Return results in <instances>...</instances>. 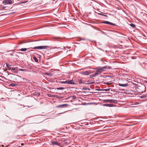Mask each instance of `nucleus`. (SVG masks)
I'll return each instance as SVG.
<instances>
[{"instance_id": "16", "label": "nucleus", "mask_w": 147, "mask_h": 147, "mask_svg": "<svg viewBox=\"0 0 147 147\" xmlns=\"http://www.w3.org/2000/svg\"><path fill=\"white\" fill-rule=\"evenodd\" d=\"M90 72H89L88 71H86L82 72V73L83 75H86L90 74Z\"/></svg>"}, {"instance_id": "23", "label": "nucleus", "mask_w": 147, "mask_h": 147, "mask_svg": "<svg viewBox=\"0 0 147 147\" xmlns=\"http://www.w3.org/2000/svg\"><path fill=\"white\" fill-rule=\"evenodd\" d=\"M96 75H95V73H94V74H92L90 76V78H92L94 77L95 76H96Z\"/></svg>"}, {"instance_id": "37", "label": "nucleus", "mask_w": 147, "mask_h": 147, "mask_svg": "<svg viewBox=\"0 0 147 147\" xmlns=\"http://www.w3.org/2000/svg\"><path fill=\"white\" fill-rule=\"evenodd\" d=\"M62 84H65V81H61L60 82Z\"/></svg>"}, {"instance_id": "13", "label": "nucleus", "mask_w": 147, "mask_h": 147, "mask_svg": "<svg viewBox=\"0 0 147 147\" xmlns=\"http://www.w3.org/2000/svg\"><path fill=\"white\" fill-rule=\"evenodd\" d=\"M78 81L79 82V84H85L86 82H84V81H82L81 79H78Z\"/></svg>"}, {"instance_id": "36", "label": "nucleus", "mask_w": 147, "mask_h": 147, "mask_svg": "<svg viewBox=\"0 0 147 147\" xmlns=\"http://www.w3.org/2000/svg\"><path fill=\"white\" fill-rule=\"evenodd\" d=\"M33 94L34 95H36V96H37V92H34L33 93Z\"/></svg>"}, {"instance_id": "31", "label": "nucleus", "mask_w": 147, "mask_h": 147, "mask_svg": "<svg viewBox=\"0 0 147 147\" xmlns=\"http://www.w3.org/2000/svg\"><path fill=\"white\" fill-rule=\"evenodd\" d=\"M40 91L39 90L38 92V93L37 92V96H39L40 94Z\"/></svg>"}, {"instance_id": "10", "label": "nucleus", "mask_w": 147, "mask_h": 147, "mask_svg": "<svg viewBox=\"0 0 147 147\" xmlns=\"http://www.w3.org/2000/svg\"><path fill=\"white\" fill-rule=\"evenodd\" d=\"M52 145H53V146L57 145V146H59L60 145V144L59 143H58V142H57L54 141H53L52 142Z\"/></svg>"}, {"instance_id": "33", "label": "nucleus", "mask_w": 147, "mask_h": 147, "mask_svg": "<svg viewBox=\"0 0 147 147\" xmlns=\"http://www.w3.org/2000/svg\"><path fill=\"white\" fill-rule=\"evenodd\" d=\"M146 97V96L144 95L142 96L141 97V98H145Z\"/></svg>"}, {"instance_id": "21", "label": "nucleus", "mask_w": 147, "mask_h": 147, "mask_svg": "<svg viewBox=\"0 0 147 147\" xmlns=\"http://www.w3.org/2000/svg\"><path fill=\"white\" fill-rule=\"evenodd\" d=\"M33 59L36 62H38V59L35 56H34L33 57Z\"/></svg>"}, {"instance_id": "17", "label": "nucleus", "mask_w": 147, "mask_h": 147, "mask_svg": "<svg viewBox=\"0 0 147 147\" xmlns=\"http://www.w3.org/2000/svg\"><path fill=\"white\" fill-rule=\"evenodd\" d=\"M94 83V82H91L90 81H86L85 82L86 84H93Z\"/></svg>"}, {"instance_id": "8", "label": "nucleus", "mask_w": 147, "mask_h": 147, "mask_svg": "<svg viewBox=\"0 0 147 147\" xmlns=\"http://www.w3.org/2000/svg\"><path fill=\"white\" fill-rule=\"evenodd\" d=\"M132 91L137 93V86L135 85L131 88Z\"/></svg>"}, {"instance_id": "11", "label": "nucleus", "mask_w": 147, "mask_h": 147, "mask_svg": "<svg viewBox=\"0 0 147 147\" xmlns=\"http://www.w3.org/2000/svg\"><path fill=\"white\" fill-rule=\"evenodd\" d=\"M11 71L12 73L15 74H17L18 72V69L16 68H12L11 69Z\"/></svg>"}, {"instance_id": "27", "label": "nucleus", "mask_w": 147, "mask_h": 147, "mask_svg": "<svg viewBox=\"0 0 147 147\" xmlns=\"http://www.w3.org/2000/svg\"><path fill=\"white\" fill-rule=\"evenodd\" d=\"M71 97L72 99L73 100H75L76 98V97L75 96H71Z\"/></svg>"}, {"instance_id": "29", "label": "nucleus", "mask_w": 147, "mask_h": 147, "mask_svg": "<svg viewBox=\"0 0 147 147\" xmlns=\"http://www.w3.org/2000/svg\"><path fill=\"white\" fill-rule=\"evenodd\" d=\"M83 89H84V90H90V89L89 88H88L86 87L84 88H83Z\"/></svg>"}, {"instance_id": "15", "label": "nucleus", "mask_w": 147, "mask_h": 147, "mask_svg": "<svg viewBox=\"0 0 147 147\" xmlns=\"http://www.w3.org/2000/svg\"><path fill=\"white\" fill-rule=\"evenodd\" d=\"M101 73V71L100 70H99L98 68L97 69V71L95 73V75L96 76H97L98 75H100Z\"/></svg>"}, {"instance_id": "18", "label": "nucleus", "mask_w": 147, "mask_h": 147, "mask_svg": "<svg viewBox=\"0 0 147 147\" xmlns=\"http://www.w3.org/2000/svg\"><path fill=\"white\" fill-rule=\"evenodd\" d=\"M69 84H76V83H74V82L73 80H69Z\"/></svg>"}, {"instance_id": "6", "label": "nucleus", "mask_w": 147, "mask_h": 147, "mask_svg": "<svg viewBox=\"0 0 147 147\" xmlns=\"http://www.w3.org/2000/svg\"><path fill=\"white\" fill-rule=\"evenodd\" d=\"M3 3L4 5H6L8 3L9 4H11L12 2L11 0H5L3 1Z\"/></svg>"}, {"instance_id": "2", "label": "nucleus", "mask_w": 147, "mask_h": 147, "mask_svg": "<svg viewBox=\"0 0 147 147\" xmlns=\"http://www.w3.org/2000/svg\"><path fill=\"white\" fill-rule=\"evenodd\" d=\"M60 141H61V143L63 144H69L70 142V140L69 139L61 138L60 140Z\"/></svg>"}, {"instance_id": "1", "label": "nucleus", "mask_w": 147, "mask_h": 147, "mask_svg": "<svg viewBox=\"0 0 147 147\" xmlns=\"http://www.w3.org/2000/svg\"><path fill=\"white\" fill-rule=\"evenodd\" d=\"M146 86L143 84H140L137 86V93H140L146 92Z\"/></svg>"}, {"instance_id": "20", "label": "nucleus", "mask_w": 147, "mask_h": 147, "mask_svg": "<svg viewBox=\"0 0 147 147\" xmlns=\"http://www.w3.org/2000/svg\"><path fill=\"white\" fill-rule=\"evenodd\" d=\"M129 25L133 28H136V25L133 24L131 23L129 24Z\"/></svg>"}, {"instance_id": "30", "label": "nucleus", "mask_w": 147, "mask_h": 147, "mask_svg": "<svg viewBox=\"0 0 147 147\" xmlns=\"http://www.w3.org/2000/svg\"><path fill=\"white\" fill-rule=\"evenodd\" d=\"M98 14L99 15H101V16H107L106 15H105V14H103L101 13H98Z\"/></svg>"}, {"instance_id": "34", "label": "nucleus", "mask_w": 147, "mask_h": 147, "mask_svg": "<svg viewBox=\"0 0 147 147\" xmlns=\"http://www.w3.org/2000/svg\"><path fill=\"white\" fill-rule=\"evenodd\" d=\"M7 7L3 6L2 7V9H5Z\"/></svg>"}, {"instance_id": "43", "label": "nucleus", "mask_w": 147, "mask_h": 147, "mask_svg": "<svg viewBox=\"0 0 147 147\" xmlns=\"http://www.w3.org/2000/svg\"><path fill=\"white\" fill-rule=\"evenodd\" d=\"M62 113H59V114H62Z\"/></svg>"}, {"instance_id": "22", "label": "nucleus", "mask_w": 147, "mask_h": 147, "mask_svg": "<svg viewBox=\"0 0 147 147\" xmlns=\"http://www.w3.org/2000/svg\"><path fill=\"white\" fill-rule=\"evenodd\" d=\"M6 65L7 67L8 68H9V69H11V65H9L8 63H6Z\"/></svg>"}, {"instance_id": "9", "label": "nucleus", "mask_w": 147, "mask_h": 147, "mask_svg": "<svg viewBox=\"0 0 147 147\" xmlns=\"http://www.w3.org/2000/svg\"><path fill=\"white\" fill-rule=\"evenodd\" d=\"M68 105V104H63V105H58L57 106V107H60V108H63V107H66Z\"/></svg>"}, {"instance_id": "25", "label": "nucleus", "mask_w": 147, "mask_h": 147, "mask_svg": "<svg viewBox=\"0 0 147 147\" xmlns=\"http://www.w3.org/2000/svg\"><path fill=\"white\" fill-rule=\"evenodd\" d=\"M59 38L57 37H54L53 38V41L57 40Z\"/></svg>"}, {"instance_id": "39", "label": "nucleus", "mask_w": 147, "mask_h": 147, "mask_svg": "<svg viewBox=\"0 0 147 147\" xmlns=\"http://www.w3.org/2000/svg\"><path fill=\"white\" fill-rule=\"evenodd\" d=\"M5 9H5L6 10H8L9 9V8L7 7Z\"/></svg>"}, {"instance_id": "26", "label": "nucleus", "mask_w": 147, "mask_h": 147, "mask_svg": "<svg viewBox=\"0 0 147 147\" xmlns=\"http://www.w3.org/2000/svg\"><path fill=\"white\" fill-rule=\"evenodd\" d=\"M16 84L13 83H12L9 85L10 86L14 87L15 86Z\"/></svg>"}, {"instance_id": "12", "label": "nucleus", "mask_w": 147, "mask_h": 147, "mask_svg": "<svg viewBox=\"0 0 147 147\" xmlns=\"http://www.w3.org/2000/svg\"><path fill=\"white\" fill-rule=\"evenodd\" d=\"M107 68L106 66H104L98 68L99 70H100L101 71H105Z\"/></svg>"}, {"instance_id": "44", "label": "nucleus", "mask_w": 147, "mask_h": 147, "mask_svg": "<svg viewBox=\"0 0 147 147\" xmlns=\"http://www.w3.org/2000/svg\"><path fill=\"white\" fill-rule=\"evenodd\" d=\"M13 13L12 12V13H10V14H11V13Z\"/></svg>"}, {"instance_id": "3", "label": "nucleus", "mask_w": 147, "mask_h": 147, "mask_svg": "<svg viewBox=\"0 0 147 147\" xmlns=\"http://www.w3.org/2000/svg\"><path fill=\"white\" fill-rule=\"evenodd\" d=\"M49 47L48 46H40L34 47L33 46L30 47L32 49H45L47 47Z\"/></svg>"}, {"instance_id": "40", "label": "nucleus", "mask_w": 147, "mask_h": 147, "mask_svg": "<svg viewBox=\"0 0 147 147\" xmlns=\"http://www.w3.org/2000/svg\"><path fill=\"white\" fill-rule=\"evenodd\" d=\"M10 55H11V56H13V54H10Z\"/></svg>"}, {"instance_id": "7", "label": "nucleus", "mask_w": 147, "mask_h": 147, "mask_svg": "<svg viewBox=\"0 0 147 147\" xmlns=\"http://www.w3.org/2000/svg\"><path fill=\"white\" fill-rule=\"evenodd\" d=\"M101 23L105 24H107L111 25H112L113 26H116V25L115 24L111 22H110L109 21H104L103 22H102Z\"/></svg>"}, {"instance_id": "5", "label": "nucleus", "mask_w": 147, "mask_h": 147, "mask_svg": "<svg viewBox=\"0 0 147 147\" xmlns=\"http://www.w3.org/2000/svg\"><path fill=\"white\" fill-rule=\"evenodd\" d=\"M104 101L106 102H109V103H112L115 104H116L117 103V101L115 100H113V99H107V100H104Z\"/></svg>"}, {"instance_id": "19", "label": "nucleus", "mask_w": 147, "mask_h": 147, "mask_svg": "<svg viewBox=\"0 0 147 147\" xmlns=\"http://www.w3.org/2000/svg\"><path fill=\"white\" fill-rule=\"evenodd\" d=\"M30 48H22L20 49L19 50L22 51H26L27 49H29Z\"/></svg>"}, {"instance_id": "42", "label": "nucleus", "mask_w": 147, "mask_h": 147, "mask_svg": "<svg viewBox=\"0 0 147 147\" xmlns=\"http://www.w3.org/2000/svg\"><path fill=\"white\" fill-rule=\"evenodd\" d=\"M2 146H3H3H4V145H2Z\"/></svg>"}, {"instance_id": "28", "label": "nucleus", "mask_w": 147, "mask_h": 147, "mask_svg": "<svg viewBox=\"0 0 147 147\" xmlns=\"http://www.w3.org/2000/svg\"><path fill=\"white\" fill-rule=\"evenodd\" d=\"M64 89V88L63 87H59V88H57V89L58 90H63Z\"/></svg>"}, {"instance_id": "35", "label": "nucleus", "mask_w": 147, "mask_h": 147, "mask_svg": "<svg viewBox=\"0 0 147 147\" xmlns=\"http://www.w3.org/2000/svg\"><path fill=\"white\" fill-rule=\"evenodd\" d=\"M110 89L109 88H107V89H106L104 90L105 91H109L110 90Z\"/></svg>"}, {"instance_id": "24", "label": "nucleus", "mask_w": 147, "mask_h": 147, "mask_svg": "<svg viewBox=\"0 0 147 147\" xmlns=\"http://www.w3.org/2000/svg\"><path fill=\"white\" fill-rule=\"evenodd\" d=\"M19 70L20 71H23L26 72L27 71V70L26 69H19Z\"/></svg>"}, {"instance_id": "41", "label": "nucleus", "mask_w": 147, "mask_h": 147, "mask_svg": "<svg viewBox=\"0 0 147 147\" xmlns=\"http://www.w3.org/2000/svg\"><path fill=\"white\" fill-rule=\"evenodd\" d=\"M21 145H22V146L23 145V143H22V144H21Z\"/></svg>"}, {"instance_id": "4", "label": "nucleus", "mask_w": 147, "mask_h": 147, "mask_svg": "<svg viewBox=\"0 0 147 147\" xmlns=\"http://www.w3.org/2000/svg\"><path fill=\"white\" fill-rule=\"evenodd\" d=\"M123 84L119 83V85L120 86L122 87H126L128 86V84H127L128 81L127 80L125 79H124L123 80Z\"/></svg>"}, {"instance_id": "45", "label": "nucleus", "mask_w": 147, "mask_h": 147, "mask_svg": "<svg viewBox=\"0 0 147 147\" xmlns=\"http://www.w3.org/2000/svg\"><path fill=\"white\" fill-rule=\"evenodd\" d=\"M1 80V79H0V80Z\"/></svg>"}, {"instance_id": "38", "label": "nucleus", "mask_w": 147, "mask_h": 147, "mask_svg": "<svg viewBox=\"0 0 147 147\" xmlns=\"http://www.w3.org/2000/svg\"><path fill=\"white\" fill-rule=\"evenodd\" d=\"M27 2H28V1H25V2H21L20 3H21V4L24 3H25Z\"/></svg>"}, {"instance_id": "32", "label": "nucleus", "mask_w": 147, "mask_h": 147, "mask_svg": "<svg viewBox=\"0 0 147 147\" xmlns=\"http://www.w3.org/2000/svg\"><path fill=\"white\" fill-rule=\"evenodd\" d=\"M69 80H66L65 81V84H69Z\"/></svg>"}, {"instance_id": "14", "label": "nucleus", "mask_w": 147, "mask_h": 147, "mask_svg": "<svg viewBox=\"0 0 147 147\" xmlns=\"http://www.w3.org/2000/svg\"><path fill=\"white\" fill-rule=\"evenodd\" d=\"M102 105L104 106H107L108 107H113V105L108 104H103Z\"/></svg>"}]
</instances>
